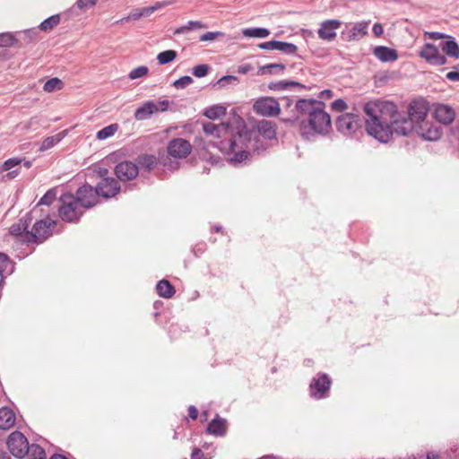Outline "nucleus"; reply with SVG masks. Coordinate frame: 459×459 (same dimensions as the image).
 I'll list each match as a JSON object with an SVG mask.
<instances>
[{
	"instance_id": "f257e3e1",
	"label": "nucleus",
	"mask_w": 459,
	"mask_h": 459,
	"mask_svg": "<svg viewBox=\"0 0 459 459\" xmlns=\"http://www.w3.org/2000/svg\"><path fill=\"white\" fill-rule=\"evenodd\" d=\"M363 110L365 121L353 112L340 115L335 121L337 131L352 137L365 124L367 133L381 143H388L394 134L410 136L416 133L428 141L438 140L442 135L440 127L427 120L429 104L422 99L411 100L407 111H399L395 103L383 100L366 102Z\"/></svg>"
},
{
	"instance_id": "f03ea898",
	"label": "nucleus",
	"mask_w": 459,
	"mask_h": 459,
	"mask_svg": "<svg viewBox=\"0 0 459 459\" xmlns=\"http://www.w3.org/2000/svg\"><path fill=\"white\" fill-rule=\"evenodd\" d=\"M203 130L206 135L222 138L214 145L228 157L230 163L238 164L249 158L255 133L247 128L241 117L238 118L236 126L205 122L203 123Z\"/></svg>"
},
{
	"instance_id": "7ed1b4c3",
	"label": "nucleus",
	"mask_w": 459,
	"mask_h": 459,
	"mask_svg": "<svg viewBox=\"0 0 459 459\" xmlns=\"http://www.w3.org/2000/svg\"><path fill=\"white\" fill-rule=\"evenodd\" d=\"M296 110L307 116V126L313 133L325 134L331 128L330 115L325 110V104L313 99H300L296 102Z\"/></svg>"
},
{
	"instance_id": "20e7f679",
	"label": "nucleus",
	"mask_w": 459,
	"mask_h": 459,
	"mask_svg": "<svg viewBox=\"0 0 459 459\" xmlns=\"http://www.w3.org/2000/svg\"><path fill=\"white\" fill-rule=\"evenodd\" d=\"M59 202L60 218L66 222H77L83 214V208L75 200V196L71 193H65L60 196Z\"/></svg>"
},
{
	"instance_id": "39448f33",
	"label": "nucleus",
	"mask_w": 459,
	"mask_h": 459,
	"mask_svg": "<svg viewBox=\"0 0 459 459\" xmlns=\"http://www.w3.org/2000/svg\"><path fill=\"white\" fill-rule=\"evenodd\" d=\"M56 222L50 219H44L37 221L30 233H25L30 244L43 243L52 234V229Z\"/></svg>"
},
{
	"instance_id": "423d86ee",
	"label": "nucleus",
	"mask_w": 459,
	"mask_h": 459,
	"mask_svg": "<svg viewBox=\"0 0 459 459\" xmlns=\"http://www.w3.org/2000/svg\"><path fill=\"white\" fill-rule=\"evenodd\" d=\"M253 111L258 116L273 117L281 113V107L273 97H260L254 102Z\"/></svg>"
},
{
	"instance_id": "0eeeda50",
	"label": "nucleus",
	"mask_w": 459,
	"mask_h": 459,
	"mask_svg": "<svg viewBox=\"0 0 459 459\" xmlns=\"http://www.w3.org/2000/svg\"><path fill=\"white\" fill-rule=\"evenodd\" d=\"M332 380L326 373H318L309 385L311 397L324 399L329 396Z\"/></svg>"
},
{
	"instance_id": "6e6552de",
	"label": "nucleus",
	"mask_w": 459,
	"mask_h": 459,
	"mask_svg": "<svg viewBox=\"0 0 459 459\" xmlns=\"http://www.w3.org/2000/svg\"><path fill=\"white\" fill-rule=\"evenodd\" d=\"M7 446L10 453L17 458H22L30 452L28 439L20 431H14L10 434L7 439Z\"/></svg>"
},
{
	"instance_id": "1a4fd4ad",
	"label": "nucleus",
	"mask_w": 459,
	"mask_h": 459,
	"mask_svg": "<svg viewBox=\"0 0 459 459\" xmlns=\"http://www.w3.org/2000/svg\"><path fill=\"white\" fill-rule=\"evenodd\" d=\"M169 108V101L162 100L159 102H154L152 100H148L144 102L142 106L136 108L134 111V118L138 121L146 120L151 117L152 115L156 114L158 112H164Z\"/></svg>"
},
{
	"instance_id": "9d476101",
	"label": "nucleus",
	"mask_w": 459,
	"mask_h": 459,
	"mask_svg": "<svg viewBox=\"0 0 459 459\" xmlns=\"http://www.w3.org/2000/svg\"><path fill=\"white\" fill-rule=\"evenodd\" d=\"M75 200L83 209H90L96 205L99 202V196L95 190L90 185H83L76 191Z\"/></svg>"
},
{
	"instance_id": "9b49d317",
	"label": "nucleus",
	"mask_w": 459,
	"mask_h": 459,
	"mask_svg": "<svg viewBox=\"0 0 459 459\" xmlns=\"http://www.w3.org/2000/svg\"><path fill=\"white\" fill-rule=\"evenodd\" d=\"M33 220L32 212L26 213L25 216L21 218L18 222L13 223L9 232L12 236L15 237L18 241L25 244H30L25 233H30L29 228Z\"/></svg>"
},
{
	"instance_id": "f8f14e48",
	"label": "nucleus",
	"mask_w": 459,
	"mask_h": 459,
	"mask_svg": "<svg viewBox=\"0 0 459 459\" xmlns=\"http://www.w3.org/2000/svg\"><path fill=\"white\" fill-rule=\"evenodd\" d=\"M419 55L431 65H443L446 63V57L439 52L435 45L430 43H426Z\"/></svg>"
},
{
	"instance_id": "ddd939ff",
	"label": "nucleus",
	"mask_w": 459,
	"mask_h": 459,
	"mask_svg": "<svg viewBox=\"0 0 459 459\" xmlns=\"http://www.w3.org/2000/svg\"><path fill=\"white\" fill-rule=\"evenodd\" d=\"M168 153L175 159L186 158L192 151V145L183 138H175L168 144Z\"/></svg>"
},
{
	"instance_id": "4468645a",
	"label": "nucleus",
	"mask_w": 459,
	"mask_h": 459,
	"mask_svg": "<svg viewBox=\"0 0 459 459\" xmlns=\"http://www.w3.org/2000/svg\"><path fill=\"white\" fill-rule=\"evenodd\" d=\"M98 196L106 199L114 197L120 191L119 182L113 178H104L95 187Z\"/></svg>"
},
{
	"instance_id": "2eb2a0df",
	"label": "nucleus",
	"mask_w": 459,
	"mask_h": 459,
	"mask_svg": "<svg viewBox=\"0 0 459 459\" xmlns=\"http://www.w3.org/2000/svg\"><path fill=\"white\" fill-rule=\"evenodd\" d=\"M369 22H359L346 26L342 37L348 41L359 40L368 33Z\"/></svg>"
},
{
	"instance_id": "dca6fc26",
	"label": "nucleus",
	"mask_w": 459,
	"mask_h": 459,
	"mask_svg": "<svg viewBox=\"0 0 459 459\" xmlns=\"http://www.w3.org/2000/svg\"><path fill=\"white\" fill-rule=\"evenodd\" d=\"M138 166L132 161L119 162L115 168V174L121 181H129L137 177Z\"/></svg>"
},
{
	"instance_id": "f3484780",
	"label": "nucleus",
	"mask_w": 459,
	"mask_h": 459,
	"mask_svg": "<svg viewBox=\"0 0 459 459\" xmlns=\"http://www.w3.org/2000/svg\"><path fill=\"white\" fill-rule=\"evenodd\" d=\"M342 25L341 21L333 19L326 20L320 24L317 30L318 37L326 41H332L336 38L335 30Z\"/></svg>"
},
{
	"instance_id": "a211bd4d",
	"label": "nucleus",
	"mask_w": 459,
	"mask_h": 459,
	"mask_svg": "<svg viewBox=\"0 0 459 459\" xmlns=\"http://www.w3.org/2000/svg\"><path fill=\"white\" fill-rule=\"evenodd\" d=\"M455 112L450 106L438 104L436 107L435 117L438 122L444 125H449L455 120Z\"/></svg>"
},
{
	"instance_id": "6ab92c4d",
	"label": "nucleus",
	"mask_w": 459,
	"mask_h": 459,
	"mask_svg": "<svg viewBox=\"0 0 459 459\" xmlns=\"http://www.w3.org/2000/svg\"><path fill=\"white\" fill-rule=\"evenodd\" d=\"M373 54L382 62H394L398 59L397 51L385 46L376 47Z\"/></svg>"
},
{
	"instance_id": "aec40b11",
	"label": "nucleus",
	"mask_w": 459,
	"mask_h": 459,
	"mask_svg": "<svg viewBox=\"0 0 459 459\" xmlns=\"http://www.w3.org/2000/svg\"><path fill=\"white\" fill-rule=\"evenodd\" d=\"M257 132L264 139L272 140L276 137V126L270 120H260L256 124Z\"/></svg>"
},
{
	"instance_id": "412c9836",
	"label": "nucleus",
	"mask_w": 459,
	"mask_h": 459,
	"mask_svg": "<svg viewBox=\"0 0 459 459\" xmlns=\"http://www.w3.org/2000/svg\"><path fill=\"white\" fill-rule=\"evenodd\" d=\"M206 431L217 437H222L226 434V420L221 418L213 419L207 426Z\"/></svg>"
},
{
	"instance_id": "4be33fe9",
	"label": "nucleus",
	"mask_w": 459,
	"mask_h": 459,
	"mask_svg": "<svg viewBox=\"0 0 459 459\" xmlns=\"http://www.w3.org/2000/svg\"><path fill=\"white\" fill-rule=\"evenodd\" d=\"M15 423V414L10 408L3 407L0 409V429H9Z\"/></svg>"
},
{
	"instance_id": "5701e85b",
	"label": "nucleus",
	"mask_w": 459,
	"mask_h": 459,
	"mask_svg": "<svg viewBox=\"0 0 459 459\" xmlns=\"http://www.w3.org/2000/svg\"><path fill=\"white\" fill-rule=\"evenodd\" d=\"M268 88L272 91H285L291 88H297L299 90H306L307 87L295 81H279L275 82H270Z\"/></svg>"
},
{
	"instance_id": "b1692460",
	"label": "nucleus",
	"mask_w": 459,
	"mask_h": 459,
	"mask_svg": "<svg viewBox=\"0 0 459 459\" xmlns=\"http://www.w3.org/2000/svg\"><path fill=\"white\" fill-rule=\"evenodd\" d=\"M440 47L448 56L459 58V46L453 37L448 36L446 41L441 42Z\"/></svg>"
},
{
	"instance_id": "393cba45",
	"label": "nucleus",
	"mask_w": 459,
	"mask_h": 459,
	"mask_svg": "<svg viewBox=\"0 0 459 459\" xmlns=\"http://www.w3.org/2000/svg\"><path fill=\"white\" fill-rule=\"evenodd\" d=\"M156 290L160 297L169 299L175 294V288L167 280L160 281L156 285Z\"/></svg>"
},
{
	"instance_id": "a878e982",
	"label": "nucleus",
	"mask_w": 459,
	"mask_h": 459,
	"mask_svg": "<svg viewBox=\"0 0 459 459\" xmlns=\"http://www.w3.org/2000/svg\"><path fill=\"white\" fill-rule=\"evenodd\" d=\"M136 165L138 168L150 171L157 165V159L153 155L143 154L137 158Z\"/></svg>"
},
{
	"instance_id": "bb28decb",
	"label": "nucleus",
	"mask_w": 459,
	"mask_h": 459,
	"mask_svg": "<svg viewBox=\"0 0 459 459\" xmlns=\"http://www.w3.org/2000/svg\"><path fill=\"white\" fill-rule=\"evenodd\" d=\"M242 34L247 38L264 39L270 35V30L265 28H247L242 30Z\"/></svg>"
},
{
	"instance_id": "cd10ccee",
	"label": "nucleus",
	"mask_w": 459,
	"mask_h": 459,
	"mask_svg": "<svg viewBox=\"0 0 459 459\" xmlns=\"http://www.w3.org/2000/svg\"><path fill=\"white\" fill-rule=\"evenodd\" d=\"M66 134L65 131H62L55 135L47 137L41 143L40 150L47 151L57 144Z\"/></svg>"
},
{
	"instance_id": "c85d7f7f",
	"label": "nucleus",
	"mask_w": 459,
	"mask_h": 459,
	"mask_svg": "<svg viewBox=\"0 0 459 459\" xmlns=\"http://www.w3.org/2000/svg\"><path fill=\"white\" fill-rule=\"evenodd\" d=\"M204 116L210 119H217L226 114V108L214 105L205 109Z\"/></svg>"
},
{
	"instance_id": "c756f323",
	"label": "nucleus",
	"mask_w": 459,
	"mask_h": 459,
	"mask_svg": "<svg viewBox=\"0 0 459 459\" xmlns=\"http://www.w3.org/2000/svg\"><path fill=\"white\" fill-rule=\"evenodd\" d=\"M205 26L199 21H189L186 25L177 28L174 30V35L186 34L195 29H202Z\"/></svg>"
},
{
	"instance_id": "7c9ffc66",
	"label": "nucleus",
	"mask_w": 459,
	"mask_h": 459,
	"mask_svg": "<svg viewBox=\"0 0 459 459\" xmlns=\"http://www.w3.org/2000/svg\"><path fill=\"white\" fill-rule=\"evenodd\" d=\"M285 70V65L282 64H268L259 68V74H281Z\"/></svg>"
},
{
	"instance_id": "2f4dec72",
	"label": "nucleus",
	"mask_w": 459,
	"mask_h": 459,
	"mask_svg": "<svg viewBox=\"0 0 459 459\" xmlns=\"http://www.w3.org/2000/svg\"><path fill=\"white\" fill-rule=\"evenodd\" d=\"M118 125L117 124H111L108 126H105L104 128L100 129L97 133V139L99 140H106L111 136H113L116 132L118 130Z\"/></svg>"
},
{
	"instance_id": "473e14b6",
	"label": "nucleus",
	"mask_w": 459,
	"mask_h": 459,
	"mask_svg": "<svg viewBox=\"0 0 459 459\" xmlns=\"http://www.w3.org/2000/svg\"><path fill=\"white\" fill-rule=\"evenodd\" d=\"M60 22V15L59 14H54L48 19L44 20L40 25L39 29L43 31H48L51 30L53 28L57 26Z\"/></svg>"
},
{
	"instance_id": "72a5a7b5",
	"label": "nucleus",
	"mask_w": 459,
	"mask_h": 459,
	"mask_svg": "<svg viewBox=\"0 0 459 459\" xmlns=\"http://www.w3.org/2000/svg\"><path fill=\"white\" fill-rule=\"evenodd\" d=\"M177 56L175 50H166L158 54L157 60L160 65H166L175 60Z\"/></svg>"
},
{
	"instance_id": "f704fd0d",
	"label": "nucleus",
	"mask_w": 459,
	"mask_h": 459,
	"mask_svg": "<svg viewBox=\"0 0 459 459\" xmlns=\"http://www.w3.org/2000/svg\"><path fill=\"white\" fill-rule=\"evenodd\" d=\"M30 459H46L45 450L37 444L30 446V452L27 454Z\"/></svg>"
},
{
	"instance_id": "c9c22d12",
	"label": "nucleus",
	"mask_w": 459,
	"mask_h": 459,
	"mask_svg": "<svg viewBox=\"0 0 459 459\" xmlns=\"http://www.w3.org/2000/svg\"><path fill=\"white\" fill-rule=\"evenodd\" d=\"M63 84L64 83H63V82L60 79H58L56 77H54V78H51V79L48 80L45 82V84L43 86V89L47 92H53V91H55L56 90L62 89Z\"/></svg>"
},
{
	"instance_id": "e433bc0d",
	"label": "nucleus",
	"mask_w": 459,
	"mask_h": 459,
	"mask_svg": "<svg viewBox=\"0 0 459 459\" xmlns=\"http://www.w3.org/2000/svg\"><path fill=\"white\" fill-rule=\"evenodd\" d=\"M276 50H280L288 55H292L297 52L298 47L292 43L277 40Z\"/></svg>"
},
{
	"instance_id": "4c0bfd02",
	"label": "nucleus",
	"mask_w": 459,
	"mask_h": 459,
	"mask_svg": "<svg viewBox=\"0 0 459 459\" xmlns=\"http://www.w3.org/2000/svg\"><path fill=\"white\" fill-rule=\"evenodd\" d=\"M13 264L9 256L4 253H0V273L3 275L4 273L13 272Z\"/></svg>"
},
{
	"instance_id": "58836bf2",
	"label": "nucleus",
	"mask_w": 459,
	"mask_h": 459,
	"mask_svg": "<svg viewBox=\"0 0 459 459\" xmlns=\"http://www.w3.org/2000/svg\"><path fill=\"white\" fill-rule=\"evenodd\" d=\"M56 198V190L55 188H51L47 191V193L40 198L38 203V205H48L53 204V202Z\"/></svg>"
},
{
	"instance_id": "ea45409f",
	"label": "nucleus",
	"mask_w": 459,
	"mask_h": 459,
	"mask_svg": "<svg viewBox=\"0 0 459 459\" xmlns=\"http://www.w3.org/2000/svg\"><path fill=\"white\" fill-rule=\"evenodd\" d=\"M148 67L145 66V65H141V66H138L134 69H133L129 74H128V77L131 79V80H135V79H138V78H141L144 75H146L148 74Z\"/></svg>"
},
{
	"instance_id": "a19ab883",
	"label": "nucleus",
	"mask_w": 459,
	"mask_h": 459,
	"mask_svg": "<svg viewBox=\"0 0 459 459\" xmlns=\"http://www.w3.org/2000/svg\"><path fill=\"white\" fill-rule=\"evenodd\" d=\"M193 82L192 77L188 75H185L180 77L179 79L176 80L173 82V86L177 89H185L188 85H190Z\"/></svg>"
},
{
	"instance_id": "79ce46f5",
	"label": "nucleus",
	"mask_w": 459,
	"mask_h": 459,
	"mask_svg": "<svg viewBox=\"0 0 459 459\" xmlns=\"http://www.w3.org/2000/svg\"><path fill=\"white\" fill-rule=\"evenodd\" d=\"M208 71H209V66L207 65H204V64L197 65L193 68V74L195 77L201 78V77H204L208 74Z\"/></svg>"
},
{
	"instance_id": "37998d69",
	"label": "nucleus",
	"mask_w": 459,
	"mask_h": 459,
	"mask_svg": "<svg viewBox=\"0 0 459 459\" xmlns=\"http://www.w3.org/2000/svg\"><path fill=\"white\" fill-rule=\"evenodd\" d=\"M15 39L10 33L0 34V47H11L14 44Z\"/></svg>"
},
{
	"instance_id": "c03bdc74",
	"label": "nucleus",
	"mask_w": 459,
	"mask_h": 459,
	"mask_svg": "<svg viewBox=\"0 0 459 459\" xmlns=\"http://www.w3.org/2000/svg\"><path fill=\"white\" fill-rule=\"evenodd\" d=\"M331 107L336 112H343L348 108L347 103L342 99H337L333 101Z\"/></svg>"
},
{
	"instance_id": "a18cd8bd",
	"label": "nucleus",
	"mask_w": 459,
	"mask_h": 459,
	"mask_svg": "<svg viewBox=\"0 0 459 459\" xmlns=\"http://www.w3.org/2000/svg\"><path fill=\"white\" fill-rule=\"evenodd\" d=\"M22 162V160L21 159H18V158H12V159H8L7 160H5L4 162V164L2 165V169L4 171H7V170H10L12 169L13 168L18 166L20 163Z\"/></svg>"
},
{
	"instance_id": "49530a36",
	"label": "nucleus",
	"mask_w": 459,
	"mask_h": 459,
	"mask_svg": "<svg viewBox=\"0 0 459 459\" xmlns=\"http://www.w3.org/2000/svg\"><path fill=\"white\" fill-rule=\"evenodd\" d=\"M222 33L221 31H208L203 34L200 37L201 41H212L216 39L219 36H221Z\"/></svg>"
},
{
	"instance_id": "de8ad7c7",
	"label": "nucleus",
	"mask_w": 459,
	"mask_h": 459,
	"mask_svg": "<svg viewBox=\"0 0 459 459\" xmlns=\"http://www.w3.org/2000/svg\"><path fill=\"white\" fill-rule=\"evenodd\" d=\"M238 78L234 75H226V76H223L221 77L219 81H218V84L221 87L225 86L226 84H230V83H236L238 82Z\"/></svg>"
},
{
	"instance_id": "09e8293b",
	"label": "nucleus",
	"mask_w": 459,
	"mask_h": 459,
	"mask_svg": "<svg viewBox=\"0 0 459 459\" xmlns=\"http://www.w3.org/2000/svg\"><path fill=\"white\" fill-rule=\"evenodd\" d=\"M276 43L277 40L262 42L258 45V48L264 50H276Z\"/></svg>"
},
{
	"instance_id": "8fccbe9b",
	"label": "nucleus",
	"mask_w": 459,
	"mask_h": 459,
	"mask_svg": "<svg viewBox=\"0 0 459 459\" xmlns=\"http://www.w3.org/2000/svg\"><path fill=\"white\" fill-rule=\"evenodd\" d=\"M205 250H206V244L204 242H201V243L196 244L193 247L192 252L194 253V255L195 256H199L202 254H204Z\"/></svg>"
},
{
	"instance_id": "3c124183",
	"label": "nucleus",
	"mask_w": 459,
	"mask_h": 459,
	"mask_svg": "<svg viewBox=\"0 0 459 459\" xmlns=\"http://www.w3.org/2000/svg\"><path fill=\"white\" fill-rule=\"evenodd\" d=\"M98 0H77L76 5L80 9H83L89 6H93Z\"/></svg>"
},
{
	"instance_id": "603ef678",
	"label": "nucleus",
	"mask_w": 459,
	"mask_h": 459,
	"mask_svg": "<svg viewBox=\"0 0 459 459\" xmlns=\"http://www.w3.org/2000/svg\"><path fill=\"white\" fill-rule=\"evenodd\" d=\"M446 77L447 80L451 82H459V73L455 69V71L448 72L446 74Z\"/></svg>"
},
{
	"instance_id": "864d4df0",
	"label": "nucleus",
	"mask_w": 459,
	"mask_h": 459,
	"mask_svg": "<svg viewBox=\"0 0 459 459\" xmlns=\"http://www.w3.org/2000/svg\"><path fill=\"white\" fill-rule=\"evenodd\" d=\"M191 459H205L204 452L200 448H194L191 454Z\"/></svg>"
},
{
	"instance_id": "5fc2aeb1",
	"label": "nucleus",
	"mask_w": 459,
	"mask_h": 459,
	"mask_svg": "<svg viewBox=\"0 0 459 459\" xmlns=\"http://www.w3.org/2000/svg\"><path fill=\"white\" fill-rule=\"evenodd\" d=\"M253 66L250 64H243L238 67V72L239 74H246L252 71Z\"/></svg>"
},
{
	"instance_id": "6e6d98bb",
	"label": "nucleus",
	"mask_w": 459,
	"mask_h": 459,
	"mask_svg": "<svg viewBox=\"0 0 459 459\" xmlns=\"http://www.w3.org/2000/svg\"><path fill=\"white\" fill-rule=\"evenodd\" d=\"M372 30L377 37L381 36L384 32L383 26L380 23H375L373 25Z\"/></svg>"
},
{
	"instance_id": "4d7b16f0",
	"label": "nucleus",
	"mask_w": 459,
	"mask_h": 459,
	"mask_svg": "<svg viewBox=\"0 0 459 459\" xmlns=\"http://www.w3.org/2000/svg\"><path fill=\"white\" fill-rule=\"evenodd\" d=\"M188 415L192 420H196L198 416V411L194 405H190L188 408Z\"/></svg>"
},
{
	"instance_id": "13d9d810",
	"label": "nucleus",
	"mask_w": 459,
	"mask_h": 459,
	"mask_svg": "<svg viewBox=\"0 0 459 459\" xmlns=\"http://www.w3.org/2000/svg\"><path fill=\"white\" fill-rule=\"evenodd\" d=\"M169 4L170 3L167 2V1L157 2L154 5H152L151 8L152 9V13H154L155 11H157L162 7H165V6L169 5Z\"/></svg>"
},
{
	"instance_id": "bf43d9fd",
	"label": "nucleus",
	"mask_w": 459,
	"mask_h": 459,
	"mask_svg": "<svg viewBox=\"0 0 459 459\" xmlns=\"http://www.w3.org/2000/svg\"><path fill=\"white\" fill-rule=\"evenodd\" d=\"M141 17H143L142 16L141 9H136L134 12L131 13V14L127 17V19L138 20Z\"/></svg>"
},
{
	"instance_id": "052dcab7",
	"label": "nucleus",
	"mask_w": 459,
	"mask_h": 459,
	"mask_svg": "<svg viewBox=\"0 0 459 459\" xmlns=\"http://www.w3.org/2000/svg\"><path fill=\"white\" fill-rule=\"evenodd\" d=\"M319 97L322 99H331L333 97V91L331 90H324L320 92Z\"/></svg>"
},
{
	"instance_id": "680f3d73",
	"label": "nucleus",
	"mask_w": 459,
	"mask_h": 459,
	"mask_svg": "<svg viewBox=\"0 0 459 459\" xmlns=\"http://www.w3.org/2000/svg\"><path fill=\"white\" fill-rule=\"evenodd\" d=\"M141 12H142L143 17H147V16H150L152 13H153L151 6L141 8Z\"/></svg>"
},
{
	"instance_id": "e2e57ef3",
	"label": "nucleus",
	"mask_w": 459,
	"mask_h": 459,
	"mask_svg": "<svg viewBox=\"0 0 459 459\" xmlns=\"http://www.w3.org/2000/svg\"><path fill=\"white\" fill-rule=\"evenodd\" d=\"M431 39H446L448 35L440 33V32H432L430 34Z\"/></svg>"
},
{
	"instance_id": "0e129e2a",
	"label": "nucleus",
	"mask_w": 459,
	"mask_h": 459,
	"mask_svg": "<svg viewBox=\"0 0 459 459\" xmlns=\"http://www.w3.org/2000/svg\"><path fill=\"white\" fill-rule=\"evenodd\" d=\"M34 35H36V32L32 30H28L22 32L24 39L28 38L29 40H31Z\"/></svg>"
},
{
	"instance_id": "69168bd1",
	"label": "nucleus",
	"mask_w": 459,
	"mask_h": 459,
	"mask_svg": "<svg viewBox=\"0 0 459 459\" xmlns=\"http://www.w3.org/2000/svg\"><path fill=\"white\" fill-rule=\"evenodd\" d=\"M0 459H12V458L6 452H1Z\"/></svg>"
},
{
	"instance_id": "338daca9",
	"label": "nucleus",
	"mask_w": 459,
	"mask_h": 459,
	"mask_svg": "<svg viewBox=\"0 0 459 459\" xmlns=\"http://www.w3.org/2000/svg\"><path fill=\"white\" fill-rule=\"evenodd\" d=\"M108 169H103L100 171V177H102V178H108L107 175H108Z\"/></svg>"
},
{
	"instance_id": "774afa93",
	"label": "nucleus",
	"mask_w": 459,
	"mask_h": 459,
	"mask_svg": "<svg viewBox=\"0 0 459 459\" xmlns=\"http://www.w3.org/2000/svg\"><path fill=\"white\" fill-rule=\"evenodd\" d=\"M50 459H67V458L61 455H54L50 457Z\"/></svg>"
}]
</instances>
